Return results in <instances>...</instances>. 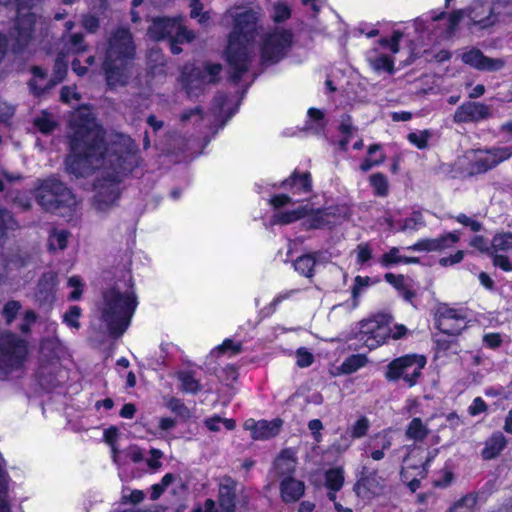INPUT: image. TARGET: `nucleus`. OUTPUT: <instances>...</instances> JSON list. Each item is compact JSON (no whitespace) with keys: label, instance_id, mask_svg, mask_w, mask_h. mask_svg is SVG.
I'll use <instances>...</instances> for the list:
<instances>
[{"label":"nucleus","instance_id":"58","mask_svg":"<svg viewBox=\"0 0 512 512\" xmlns=\"http://www.w3.org/2000/svg\"><path fill=\"white\" fill-rule=\"evenodd\" d=\"M357 263L364 265L372 258V248L368 243H361L355 249Z\"/></svg>","mask_w":512,"mask_h":512},{"label":"nucleus","instance_id":"59","mask_svg":"<svg viewBox=\"0 0 512 512\" xmlns=\"http://www.w3.org/2000/svg\"><path fill=\"white\" fill-rule=\"evenodd\" d=\"M430 133L428 131L413 132L408 135V140L419 149L427 147Z\"/></svg>","mask_w":512,"mask_h":512},{"label":"nucleus","instance_id":"22","mask_svg":"<svg viewBox=\"0 0 512 512\" xmlns=\"http://www.w3.org/2000/svg\"><path fill=\"white\" fill-rule=\"evenodd\" d=\"M305 492V484L294 477H285L280 481V496L285 503L298 501Z\"/></svg>","mask_w":512,"mask_h":512},{"label":"nucleus","instance_id":"11","mask_svg":"<svg viewBox=\"0 0 512 512\" xmlns=\"http://www.w3.org/2000/svg\"><path fill=\"white\" fill-rule=\"evenodd\" d=\"M391 317L378 314L359 323L357 339L368 349H375L385 343L391 332Z\"/></svg>","mask_w":512,"mask_h":512},{"label":"nucleus","instance_id":"53","mask_svg":"<svg viewBox=\"0 0 512 512\" xmlns=\"http://www.w3.org/2000/svg\"><path fill=\"white\" fill-rule=\"evenodd\" d=\"M470 246L479 250L482 253H487L489 255L493 254V245L492 241L489 242L486 238L480 235L474 236L470 240Z\"/></svg>","mask_w":512,"mask_h":512},{"label":"nucleus","instance_id":"20","mask_svg":"<svg viewBox=\"0 0 512 512\" xmlns=\"http://www.w3.org/2000/svg\"><path fill=\"white\" fill-rule=\"evenodd\" d=\"M282 421L275 419L272 421L247 419L244 423V429L251 432V437L255 440H266L276 436L281 428Z\"/></svg>","mask_w":512,"mask_h":512},{"label":"nucleus","instance_id":"62","mask_svg":"<svg viewBox=\"0 0 512 512\" xmlns=\"http://www.w3.org/2000/svg\"><path fill=\"white\" fill-rule=\"evenodd\" d=\"M166 406L174 413L178 414L181 417L189 416V409L184 405V403L177 398H170L166 402Z\"/></svg>","mask_w":512,"mask_h":512},{"label":"nucleus","instance_id":"31","mask_svg":"<svg viewBox=\"0 0 512 512\" xmlns=\"http://www.w3.org/2000/svg\"><path fill=\"white\" fill-rule=\"evenodd\" d=\"M315 265L316 257L314 254L301 255L293 262L295 271L306 278H312L314 276Z\"/></svg>","mask_w":512,"mask_h":512},{"label":"nucleus","instance_id":"42","mask_svg":"<svg viewBox=\"0 0 512 512\" xmlns=\"http://www.w3.org/2000/svg\"><path fill=\"white\" fill-rule=\"evenodd\" d=\"M291 17V7L282 1L276 2L272 7L271 19L275 23L288 20Z\"/></svg>","mask_w":512,"mask_h":512},{"label":"nucleus","instance_id":"28","mask_svg":"<svg viewBox=\"0 0 512 512\" xmlns=\"http://www.w3.org/2000/svg\"><path fill=\"white\" fill-rule=\"evenodd\" d=\"M296 468V458L294 451L286 449L280 453L275 460V469L282 478L293 477Z\"/></svg>","mask_w":512,"mask_h":512},{"label":"nucleus","instance_id":"23","mask_svg":"<svg viewBox=\"0 0 512 512\" xmlns=\"http://www.w3.org/2000/svg\"><path fill=\"white\" fill-rule=\"evenodd\" d=\"M280 186L290 190L293 195L308 194L312 187L310 174L308 172L299 173L295 171Z\"/></svg>","mask_w":512,"mask_h":512},{"label":"nucleus","instance_id":"56","mask_svg":"<svg viewBox=\"0 0 512 512\" xmlns=\"http://www.w3.org/2000/svg\"><path fill=\"white\" fill-rule=\"evenodd\" d=\"M81 315V309L78 306H72L70 309L64 314L63 321L68 326L78 329L80 327V323L78 321Z\"/></svg>","mask_w":512,"mask_h":512},{"label":"nucleus","instance_id":"15","mask_svg":"<svg viewBox=\"0 0 512 512\" xmlns=\"http://www.w3.org/2000/svg\"><path fill=\"white\" fill-rule=\"evenodd\" d=\"M384 479L378 475L377 470L362 467L359 477L354 485L357 496L364 500H371L383 493Z\"/></svg>","mask_w":512,"mask_h":512},{"label":"nucleus","instance_id":"24","mask_svg":"<svg viewBox=\"0 0 512 512\" xmlns=\"http://www.w3.org/2000/svg\"><path fill=\"white\" fill-rule=\"evenodd\" d=\"M236 483L231 478H223L219 484V502L223 512H234Z\"/></svg>","mask_w":512,"mask_h":512},{"label":"nucleus","instance_id":"39","mask_svg":"<svg viewBox=\"0 0 512 512\" xmlns=\"http://www.w3.org/2000/svg\"><path fill=\"white\" fill-rule=\"evenodd\" d=\"M204 424L207 429L212 432H219L221 430V426H223L226 430H233L236 426V423L233 419L221 418L219 416L206 418L204 420Z\"/></svg>","mask_w":512,"mask_h":512},{"label":"nucleus","instance_id":"7","mask_svg":"<svg viewBox=\"0 0 512 512\" xmlns=\"http://www.w3.org/2000/svg\"><path fill=\"white\" fill-rule=\"evenodd\" d=\"M148 33L155 40L168 39L173 54L181 53L179 44L189 43L195 38L193 31L183 25V18H156L149 27Z\"/></svg>","mask_w":512,"mask_h":512},{"label":"nucleus","instance_id":"26","mask_svg":"<svg viewBox=\"0 0 512 512\" xmlns=\"http://www.w3.org/2000/svg\"><path fill=\"white\" fill-rule=\"evenodd\" d=\"M344 480L342 467L330 468L325 472V487L328 489L327 497L330 501L336 500V493L342 489Z\"/></svg>","mask_w":512,"mask_h":512},{"label":"nucleus","instance_id":"50","mask_svg":"<svg viewBox=\"0 0 512 512\" xmlns=\"http://www.w3.org/2000/svg\"><path fill=\"white\" fill-rule=\"evenodd\" d=\"M370 184L375 193L379 196H385L388 191V182L386 177L381 173H376L370 176Z\"/></svg>","mask_w":512,"mask_h":512},{"label":"nucleus","instance_id":"5","mask_svg":"<svg viewBox=\"0 0 512 512\" xmlns=\"http://www.w3.org/2000/svg\"><path fill=\"white\" fill-rule=\"evenodd\" d=\"M134 45L129 30L118 29L109 39L103 68L108 86H123L132 75Z\"/></svg>","mask_w":512,"mask_h":512},{"label":"nucleus","instance_id":"49","mask_svg":"<svg viewBox=\"0 0 512 512\" xmlns=\"http://www.w3.org/2000/svg\"><path fill=\"white\" fill-rule=\"evenodd\" d=\"M370 428V421L367 417H360L351 427H350V437L351 438H362L364 437Z\"/></svg>","mask_w":512,"mask_h":512},{"label":"nucleus","instance_id":"40","mask_svg":"<svg viewBox=\"0 0 512 512\" xmlns=\"http://www.w3.org/2000/svg\"><path fill=\"white\" fill-rule=\"evenodd\" d=\"M178 378L181 382V389L187 393L196 394L201 389L199 381L191 372H180Z\"/></svg>","mask_w":512,"mask_h":512},{"label":"nucleus","instance_id":"12","mask_svg":"<svg viewBox=\"0 0 512 512\" xmlns=\"http://www.w3.org/2000/svg\"><path fill=\"white\" fill-rule=\"evenodd\" d=\"M426 359L422 355L409 354L393 360L387 368L386 378L390 381L402 379L409 387L417 383Z\"/></svg>","mask_w":512,"mask_h":512},{"label":"nucleus","instance_id":"21","mask_svg":"<svg viewBox=\"0 0 512 512\" xmlns=\"http://www.w3.org/2000/svg\"><path fill=\"white\" fill-rule=\"evenodd\" d=\"M392 446V437L389 430H383L376 434L365 449L368 456L374 461H380L385 456V451L389 450Z\"/></svg>","mask_w":512,"mask_h":512},{"label":"nucleus","instance_id":"18","mask_svg":"<svg viewBox=\"0 0 512 512\" xmlns=\"http://www.w3.org/2000/svg\"><path fill=\"white\" fill-rule=\"evenodd\" d=\"M462 60L475 69L489 72L499 71L505 65L503 59L487 57L478 49H471L463 53Z\"/></svg>","mask_w":512,"mask_h":512},{"label":"nucleus","instance_id":"37","mask_svg":"<svg viewBox=\"0 0 512 512\" xmlns=\"http://www.w3.org/2000/svg\"><path fill=\"white\" fill-rule=\"evenodd\" d=\"M392 229H396L399 231H416L425 225L423 216L421 212L414 211L409 217H407L402 224L399 226H394L392 223H389Z\"/></svg>","mask_w":512,"mask_h":512},{"label":"nucleus","instance_id":"4","mask_svg":"<svg viewBox=\"0 0 512 512\" xmlns=\"http://www.w3.org/2000/svg\"><path fill=\"white\" fill-rule=\"evenodd\" d=\"M138 302L132 287L123 289L119 284L103 292L97 305L99 319L110 335L119 337L129 327Z\"/></svg>","mask_w":512,"mask_h":512},{"label":"nucleus","instance_id":"43","mask_svg":"<svg viewBox=\"0 0 512 512\" xmlns=\"http://www.w3.org/2000/svg\"><path fill=\"white\" fill-rule=\"evenodd\" d=\"M380 146L378 144H373L368 148L369 157L366 158L360 165L361 170L368 171L372 167L381 164L384 161V155L379 154L377 157H373V155L379 151Z\"/></svg>","mask_w":512,"mask_h":512},{"label":"nucleus","instance_id":"14","mask_svg":"<svg viewBox=\"0 0 512 512\" xmlns=\"http://www.w3.org/2000/svg\"><path fill=\"white\" fill-rule=\"evenodd\" d=\"M400 31H394L390 39H382L379 48H373L366 54V59L373 70L378 73H392L394 71V61L391 55L381 49L388 50L391 54L399 51V42L402 38Z\"/></svg>","mask_w":512,"mask_h":512},{"label":"nucleus","instance_id":"17","mask_svg":"<svg viewBox=\"0 0 512 512\" xmlns=\"http://www.w3.org/2000/svg\"><path fill=\"white\" fill-rule=\"evenodd\" d=\"M437 328L447 335H457L466 327L465 317L455 309L443 306L436 314Z\"/></svg>","mask_w":512,"mask_h":512},{"label":"nucleus","instance_id":"8","mask_svg":"<svg viewBox=\"0 0 512 512\" xmlns=\"http://www.w3.org/2000/svg\"><path fill=\"white\" fill-rule=\"evenodd\" d=\"M28 356V344L11 332L0 334V377L22 368Z\"/></svg>","mask_w":512,"mask_h":512},{"label":"nucleus","instance_id":"35","mask_svg":"<svg viewBox=\"0 0 512 512\" xmlns=\"http://www.w3.org/2000/svg\"><path fill=\"white\" fill-rule=\"evenodd\" d=\"M325 127V119L322 111L316 108L308 110V119L305 124V129L314 134H319Z\"/></svg>","mask_w":512,"mask_h":512},{"label":"nucleus","instance_id":"38","mask_svg":"<svg viewBox=\"0 0 512 512\" xmlns=\"http://www.w3.org/2000/svg\"><path fill=\"white\" fill-rule=\"evenodd\" d=\"M69 232L64 229H54L48 238V247L51 251L63 250L66 248Z\"/></svg>","mask_w":512,"mask_h":512},{"label":"nucleus","instance_id":"16","mask_svg":"<svg viewBox=\"0 0 512 512\" xmlns=\"http://www.w3.org/2000/svg\"><path fill=\"white\" fill-rule=\"evenodd\" d=\"M492 116L490 106L474 101H467L457 107L453 121L457 124L479 123Z\"/></svg>","mask_w":512,"mask_h":512},{"label":"nucleus","instance_id":"54","mask_svg":"<svg viewBox=\"0 0 512 512\" xmlns=\"http://www.w3.org/2000/svg\"><path fill=\"white\" fill-rule=\"evenodd\" d=\"M335 223L336 221L331 219L330 213H328L327 211H318L313 216L311 227L323 228L326 226L334 225Z\"/></svg>","mask_w":512,"mask_h":512},{"label":"nucleus","instance_id":"25","mask_svg":"<svg viewBox=\"0 0 512 512\" xmlns=\"http://www.w3.org/2000/svg\"><path fill=\"white\" fill-rule=\"evenodd\" d=\"M46 329L51 333V337H47L42 340L40 348L41 353L50 358L59 357L63 350V346L55 335L57 324L55 322H47Z\"/></svg>","mask_w":512,"mask_h":512},{"label":"nucleus","instance_id":"52","mask_svg":"<svg viewBox=\"0 0 512 512\" xmlns=\"http://www.w3.org/2000/svg\"><path fill=\"white\" fill-rule=\"evenodd\" d=\"M118 430L115 427L108 428L104 431V439L107 444L111 446L112 459L114 463H119L118 449L115 446V440L117 437Z\"/></svg>","mask_w":512,"mask_h":512},{"label":"nucleus","instance_id":"46","mask_svg":"<svg viewBox=\"0 0 512 512\" xmlns=\"http://www.w3.org/2000/svg\"><path fill=\"white\" fill-rule=\"evenodd\" d=\"M34 125L42 133H49L55 128L56 122L54 121L51 114L47 112H42L41 115L37 116L34 119Z\"/></svg>","mask_w":512,"mask_h":512},{"label":"nucleus","instance_id":"27","mask_svg":"<svg viewBox=\"0 0 512 512\" xmlns=\"http://www.w3.org/2000/svg\"><path fill=\"white\" fill-rule=\"evenodd\" d=\"M58 285L57 274L53 271L44 273L38 283L37 297L40 301H49L53 298Z\"/></svg>","mask_w":512,"mask_h":512},{"label":"nucleus","instance_id":"55","mask_svg":"<svg viewBox=\"0 0 512 512\" xmlns=\"http://www.w3.org/2000/svg\"><path fill=\"white\" fill-rule=\"evenodd\" d=\"M67 284L72 289L69 299L73 301L80 299L83 292L82 279L79 276H72L68 279Z\"/></svg>","mask_w":512,"mask_h":512},{"label":"nucleus","instance_id":"64","mask_svg":"<svg viewBox=\"0 0 512 512\" xmlns=\"http://www.w3.org/2000/svg\"><path fill=\"white\" fill-rule=\"evenodd\" d=\"M37 315L33 310L25 311L22 321L19 325V329L22 333L28 334L31 330V326L36 322Z\"/></svg>","mask_w":512,"mask_h":512},{"label":"nucleus","instance_id":"44","mask_svg":"<svg viewBox=\"0 0 512 512\" xmlns=\"http://www.w3.org/2000/svg\"><path fill=\"white\" fill-rule=\"evenodd\" d=\"M476 504V497L468 494L455 502L447 512H472Z\"/></svg>","mask_w":512,"mask_h":512},{"label":"nucleus","instance_id":"33","mask_svg":"<svg viewBox=\"0 0 512 512\" xmlns=\"http://www.w3.org/2000/svg\"><path fill=\"white\" fill-rule=\"evenodd\" d=\"M429 433V429L426 423L420 418H413L407 426L406 436L408 439L414 441H422L426 438Z\"/></svg>","mask_w":512,"mask_h":512},{"label":"nucleus","instance_id":"51","mask_svg":"<svg viewBox=\"0 0 512 512\" xmlns=\"http://www.w3.org/2000/svg\"><path fill=\"white\" fill-rule=\"evenodd\" d=\"M22 305L16 300L8 301L2 310V315L6 320L7 324H11L20 312Z\"/></svg>","mask_w":512,"mask_h":512},{"label":"nucleus","instance_id":"30","mask_svg":"<svg viewBox=\"0 0 512 512\" xmlns=\"http://www.w3.org/2000/svg\"><path fill=\"white\" fill-rule=\"evenodd\" d=\"M507 440L501 432L494 433L485 444L482 452L484 459H493L505 448Z\"/></svg>","mask_w":512,"mask_h":512},{"label":"nucleus","instance_id":"3","mask_svg":"<svg viewBox=\"0 0 512 512\" xmlns=\"http://www.w3.org/2000/svg\"><path fill=\"white\" fill-rule=\"evenodd\" d=\"M237 7L227 10L226 15L234 19V27L228 39L225 51L226 61L230 68L231 77L239 81L242 74L248 70L250 61L255 53V32L258 13L252 9L237 12Z\"/></svg>","mask_w":512,"mask_h":512},{"label":"nucleus","instance_id":"10","mask_svg":"<svg viewBox=\"0 0 512 512\" xmlns=\"http://www.w3.org/2000/svg\"><path fill=\"white\" fill-rule=\"evenodd\" d=\"M222 70L220 64L206 63L201 67L187 65L182 72L181 82L189 97H197L205 85L214 83Z\"/></svg>","mask_w":512,"mask_h":512},{"label":"nucleus","instance_id":"6","mask_svg":"<svg viewBox=\"0 0 512 512\" xmlns=\"http://www.w3.org/2000/svg\"><path fill=\"white\" fill-rule=\"evenodd\" d=\"M35 197L43 209L61 216H67L77 204L72 192L56 178L41 181L35 190Z\"/></svg>","mask_w":512,"mask_h":512},{"label":"nucleus","instance_id":"9","mask_svg":"<svg viewBox=\"0 0 512 512\" xmlns=\"http://www.w3.org/2000/svg\"><path fill=\"white\" fill-rule=\"evenodd\" d=\"M293 43V33L284 27L267 30L260 37V55L264 63H276L289 51Z\"/></svg>","mask_w":512,"mask_h":512},{"label":"nucleus","instance_id":"36","mask_svg":"<svg viewBox=\"0 0 512 512\" xmlns=\"http://www.w3.org/2000/svg\"><path fill=\"white\" fill-rule=\"evenodd\" d=\"M493 254L512 251V231L496 233L492 238Z\"/></svg>","mask_w":512,"mask_h":512},{"label":"nucleus","instance_id":"57","mask_svg":"<svg viewBox=\"0 0 512 512\" xmlns=\"http://www.w3.org/2000/svg\"><path fill=\"white\" fill-rule=\"evenodd\" d=\"M68 50L72 53H80L86 50V44L84 43L82 34L75 33L70 35L68 40Z\"/></svg>","mask_w":512,"mask_h":512},{"label":"nucleus","instance_id":"45","mask_svg":"<svg viewBox=\"0 0 512 512\" xmlns=\"http://www.w3.org/2000/svg\"><path fill=\"white\" fill-rule=\"evenodd\" d=\"M118 455L120 462L116 464L119 466L125 463L124 458L130 459L134 463H138L143 460L142 450L136 445H131L123 451H118Z\"/></svg>","mask_w":512,"mask_h":512},{"label":"nucleus","instance_id":"63","mask_svg":"<svg viewBox=\"0 0 512 512\" xmlns=\"http://www.w3.org/2000/svg\"><path fill=\"white\" fill-rule=\"evenodd\" d=\"M314 361V356L306 348H299L296 351V363L299 367H309Z\"/></svg>","mask_w":512,"mask_h":512},{"label":"nucleus","instance_id":"29","mask_svg":"<svg viewBox=\"0 0 512 512\" xmlns=\"http://www.w3.org/2000/svg\"><path fill=\"white\" fill-rule=\"evenodd\" d=\"M307 213V205L300 204L295 209L276 212L271 219V223L282 225L290 224L301 219Z\"/></svg>","mask_w":512,"mask_h":512},{"label":"nucleus","instance_id":"13","mask_svg":"<svg viewBox=\"0 0 512 512\" xmlns=\"http://www.w3.org/2000/svg\"><path fill=\"white\" fill-rule=\"evenodd\" d=\"M512 156L511 147L472 149L464 154L470 174H480L494 168Z\"/></svg>","mask_w":512,"mask_h":512},{"label":"nucleus","instance_id":"2","mask_svg":"<svg viewBox=\"0 0 512 512\" xmlns=\"http://www.w3.org/2000/svg\"><path fill=\"white\" fill-rule=\"evenodd\" d=\"M508 2L509 0H474L466 10H456L450 15L431 11L415 20V28L420 33L431 30L435 39L452 37L463 20H466L471 31L487 29L498 21L497 4Z\"/></svg>","mask_w":512,"mask_h":512},{"label":"nucleus","instance_id":"1","mask_svg":"<svg viewBox=\"0 0 512 512\" xmlns=\"http://www.w3.org/2000/svg\"><path fill=\"white\" fill-rule=\"evenodd\" d=\"M68 133L70 153L65 160L66 171L75 178L96 173L94 206L104 211L117 201L120 183L139 164L136 145L124 134H113L106 139L87 106L71 114Z\"/></svg>","mask_w":512,"mask_h":512},{"label":"nucleus","instance_id":"60","mask_svg":"<svg viewBox=\"0 0 512 512\" xmlns=\"http://www.w3.org/2000/svg\"><path fill=\"white\" fill-rule=\"evenodd\" d=\"M371 284V279L369 277L356 276L354 279V284L352 287V297L356 301L365 288H367Z\"/></svg>","mask_w":512,"mask_h":512},{"label":"nucleus","instance_id":"19","mask_svg":"<svg viewBox=\"0 0 512 512\" xmlns=\"http://www.w3.org/2000/svg\"><path fill=\"white\" fill-rule=\"evenodd\" d=\"M460 239L459 233L456 231L446 233L437 238H426L421 239L415 244L407 247V250L420 251V252H432L442 251L452 247Z\"/></svg>","mask_w":512,"mask_h":512},{"label":"nucleus","instance_id":"41","mask_svg":"<svg viewBox=\"0 0 512 512\" xmlns=\"http://www.w3.org/2000/svg\"><path fill=\"white\" fill-rule=\"evenodd\" d=\"M24 265L25 262L20 257L8 260L3 266V268H0V282H4L8 278H15L16 275L13 274V271L18 270L20 267Z\"/></svg>","mask_w":512,"mask_h":512},{"label":"nucleus","instance_id":"34","mask_svg":"<svg viewBox=\"0 0 512 512\" xmlns=\"http://www.w3.org/2000/svg\"><path fill=\"white\" fill-rule=\"evenodd\" d=\"M0 512H12L8 495V476L4 471V460L0 455Z\"/></svg>","mask_w":512,"mask_h":512},{"label":"nucleus","instance_id":"48","mask_svg":"<svg viewBox=\"0 0 512 512\" xmlns=\"http://www.w3.org/2000/svg\"><path fill=\"white\" fill-rule=\"evenodd\" d=\"M241 350H242V348H241L240 343H236L231 339H226L223 341V343L221 345L215 347L211 351V354L214 355V354H220V353H227L229 355H236V354L240 353Z\"/></svg>","mask_w":512,"mask_h":512},{"label":"nucleus","instance_id":"32","mask_svg":"<svg viewBox=\"0 0 512 512\" xmlns=\"http://www.w3.org/2000/svg\"><path fill=\"white\" fill-rule=\"evenodd\" d=\"M368 364V358L365 354H353L347 357L340 366L343 374H352Z\"/></svg>","mask_w":512,"mask_h":512},{"label":"nucleus","instance_id":"61","mask_svg":"<svg viewBox=\"0 0 512 512\" xmlns=\"http://www.w3.org/2000/svg\"><path fill=\"white\" fill-rule=\"evenodd\" d=\"M490 256L493 257L494 266L505 272L512 271V261L508 256L501 254V252H495V254H491Z\"/></svg>","mask_w":512,"mask_h":512},{"label":"nucleus","instance_id":"47","mask_svg":"<svg viewBox=\"0 0 512 512\" xmlns=\"http://www.w3.org/2000/svg\"><path fill=\"white\" fill-rule=\"evenodd\" d=\"M403 255L400 253V249L397 247L391 248L388 252L384 253L380 259L379 263L383 267H390L392 265H397L402 263Z\"/></svg>","mask_w":512,"mask_h":512}]
</instances>
